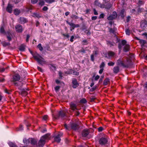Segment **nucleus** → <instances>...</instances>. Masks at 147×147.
I'll return each mask as SVG.
<instances>
[{
	"label": "nucleus",
	"instance_id": "5701e85b",
	"mask_svg": "<svg viewBox=\"0 0 147 147\" xmlns=\"http://www.w3.org/2000/svg\"><path fill=\"white\" fill-rule=\"evenodd\" d=\"M23 96H25L27 94V92L26 91L25 89H23L21 92Z\"/></svg>",
	"mask_w": 147,
	"mask_h": 147
},
{
	"label": "nucleus",
	"instance_id": "b1692460",
	"mask_svg": "<svg viewBox=\"0 0 147 147\" xmlns=\"http://www.w3.org/2000/svg\"><path fill=\"white\" fill-rule=\"evenodd\" d=\"M25 49V46L24 45H22L19 47V50L21 51H24Z\"/></svg>",
	"mask_w": 147,
	"mask_h": 147
},
{
	"label": "nucleus",
	"instance_id": "f3484780",
	"mask_svg": "<svg viewBox=\"0 0 147 147\" xmlns=\"http://www.w3.org/2000/svg\"><path fill=\"white\" fill-rule=\"evenodd\" d=\"M27 22L26 20L23 17H20L19 18V22L21 23H25Z\"/></svg>",
	"mask_w": 147,
	"mask_h": 147
},
{
	"label": "nucleus",
	"instance_id": "ea45409f",
	"mask_svg": "<svg viewBox=\"0 0 147 147\" xmlns=\"http://www.w3.org/2000/svg\"><path fill=\"white\" fill-rule=\"evenodd\" d=\"M47 3H51L55 1V0H45Z\"/></svg>",
	"mask_w": 147,
	"mask_h": 147
},
{
	"label": "nucleus",
	"instance_id": "f704fd0d",
	"mask_svg": "<svg viewBox=\"0 0 147 147\" xmlns=\"http://www.w3.org/2000/svg\"><path fill=\"white\" fill-rule=\"evenodd\" d=\"M39 4L40 5L42 6L44 4V2L43 0H40L39 2Z\"/></svg>",
	"mask_w": 147,
	"mask_h": 147
},
{
	"label": "nucleus",
	"instance_id": "7ed1b4c3",
	"mask_svg": "<svg viewBox=\"0 0 147 147\" xmlns=\"http://www.w3.org/2000/svg\"><path fill=\"white\" fill-rule=\"evenodd\" d=\"M50 134H47L42 136L39 141L38 146L40 147H43L45 144L46 140L50 139Z\"/></svg>",
	"mask_w": 147,
	"mask_h": 147
},
{
	"label": "nucleus",
	"instance_id": "9d476101",
	"mask_svg": "<svg viewBox=\"0 0 147 147\" xmlns=\"http://www.w3.org/2000/svg\"><path fill=\"white\" fill-rule=\"evenodd\" d=\"M72 87L74 88H76L79 86L77 80L76 79H73L72 80Z\"/></svg>",
	"mask_w": 147,
	"mask_h": 147
},
{
	"label": "nucleus",
	"instance_id": "39448f33",
	"mask_svg": "<svg viewBox=\"0 0 147 147\" xmlns=\"http://www.w3.org/2000/svg\"><path fill=\"white\" fill-rule=\"evenodd\" d=\"M95 5L100 7L101 8H106L107 9H109L111 7V5H109L108 6H105L104 4H101L98 0H96L94 3Z\"/></svg>",
	"mask_w": 147,
	"mask_h": 147
},
{
	"label": "nucleus",
	"instance_id": "2f4dec72",
	"mask_svg": "<svg viewBox=\"0 0 147 147\" xmlns=\"http://www.w3.org/2000/svg\"><path fill=\"white\" fill-rule=\"evenodd\" d=\"M26 8L27 9V11H29L33 9V7L32 6H30L27 7H26Z\"/></svg>",
	"mask_w": 147,
	"mask_h": 147
},
{
	"label": "nucleus",
	"instance_id": "72a5a7b5",
	"mask_svg": "<svg viewBox=\"0 0 147 147\" xmlns=\"http://www.w3.org/2000/svg\"><path fill=\"white\" fill-rule=\"evenodd\" d=\"M125 12V10L124 9L121 10L120 13V15L122 17H123L124 16V13Z\"/></svg>",
	"mask_w": 147,
	"mask_h": 147
},
{
	"label": "nucleus",
	"instance_id": "4468645a",
	"mask_svg": "<svg viewBox=\"0 0 147 147\" xmlns=\"http://www.w3.org/2000/svg\"><path fill=\"white\" fill-rule=\"evenodd\" d=\"M70 126L71 129L74 130H76L79 128L78 126L75 123H72L70 125Z\"/></svg>",
	"mask_w": 147,
	"mask_h": 147
},
{
	"label": "nucleus",
	"instance_id": "49530a36",
	"mask_svg": "<svg viewBox=\"0 0 147 147\" xmlns=\"http://www.w3.org/2000/svg\"><path fill=\"white\" fill-rule=\"evenodd\" d=\"M96 88V86H95L90 90V91L91 92L94 91Z\"/></svg>",
	"mask_w": 147,
	"mask_h": 147
},
{
	"label": "nucleus",
	"instance_id": "a19ab883",
	"mask_svg": "<svg viewBox=\"0 0 147 147\" xmlns=\"http://www.w3.org/2000/svg\"><path fill=\"white\" fill-rule=\"evenodd\" d=\"M71 18H73V19H77L78 18V16L74 15H72L71 16Z\"/></svg>",
	"mask_w": 147,
	"mask_h": 147
},
{
	"label": "nucleus",
	"instance_id": "7c9ffc66",
	"mask_svg": "<svg viewBox=\"0 0 147 147\" xmlns=\"http://www.w3.org/2000/svg\"><path fill=\"white\" fill-rule=\"evenodd\" d=\"M2 44L3 46L5 47L7 46H9L10 45V43L9 42H7L5 41H3L2 42Z\"/></svg>",
	"mask_w": 147,
	"mask_h": 147
},
{
	"label": "nucleus",
	"instance_id": "473e14b6",
	"mask_svg": "<svg viewBox=\"0 0 147 147\" xmlns=\"http://www.w3.org/2000/svg\"><path fill=\"white\" fill-rule=\"evenodd\" d=\"M8 68V67L5 68H3L1 67H0V72H2L4 71L5 69H7Z\"/></svg>",
	"mask_w": 147,
	"mask_h": 147
},
{
	"label": "nucleus",
	"instance_id": "bb28decb",
	"mask_svg": "<svg viewBox=\"0 0 147 147\" xmlns=\"http://www.w3.org/2000/svg\"><path fill=\"white\" fill-rule=\"evenodd\" d=\"M108 54L109 57H112L114 55L115 53L113 52L109 51L108 53Z\"/></svg>",
	"mask_w": 147,
	"mask_h": 147
},
{
	"label": "nucleus",
	"instance_id": "a211bd4d",
	"mask_svg": "<svg viewBox=\"0 0 147 147\" xmlns=\"http://www.w3.org/2000/svg\"><path fill=\"white\" fill-rule=\"evenodd\" d=\"M119 71V67H115L113 69V72L115 73H117Z\"/></svg>",
	"mask_w": 147,
	"mask_h": 147
},
{
	"label": "nucleus",
	"instance_id": "4d7b16f0",
	"mask_svg": "<svg viewBox=\"0 0 147 147\" xmlns=\"http://www.w3.org/2000/svg\"><path fill=\"white\" fill-rule=\"evenodd\" d=\"M103 128L102 127H100L98 128V130L99 131H101L103 130Z\"/></svg>",
	"mask_w": 147,
	"mask_h": 147
},
{
	"label": "nucleus",
	"instance_id": "0e129e2a",
	"mask_svg": "<svg viewBox=\"0 0 147 147\" xmlns=\"http://www.w3.org/2000/svg\"><path fill=\"white\" fill-rule=\"evenodd\" d=\"M64 126H65V128L66 129H68V130H69V127L67 126V125L66 124H65Z\"/></svg>",
	"mask_w": 147,
	"mask_h": 147
},
{
	"label": "nucleus",
	"instance_id": "4be33fe9",
	"mask_svg": "<svg viewBox=\"0 0 147 147\" xmlns=\"http://www.w3.org/2000/svg\"><path fill=\"white\" fill-rule=\"evenodd\" d=\"M20 11L18 9H15L14 11V13L16 15H18L20 13Z\"/></svg>",
	"mask_w": 147,
	"mask_h": 147
},
{
	"label": "nucleus",
	"instance_id": "0eeeda50",
	"mask_svg": "<svg viewBox=\"0 0 147 147\" xmlns=\"http://www.w3.org/2000/svg\"><path fill=\"white\" fill-rule=\"evenodd\" d=\"M108 140L107 137H102L99 140V143L101 145H105L107 144Z\"/></svg>",
	"mask_w": 147,
	"mask_h": 147
},
{
	"label": "nucleus",
	"instance_id": "9b49d317",
	"mask_svg": "<svg viewBox=\"0 0 147 147\" xmlns=\"http://www.w3.org/2000/svg\"><path fill=\"white\" fill-rule=\"evenodd\" d=\"M13 6L10 4H8L6 8L7 11L10 13H12Z\"/></svg>",
	"mask_w": 147,
	"mask_h": 147
},
{
	"label": "nucleus",
	"instance_id": "69168bd1",
	"mask_svg": "<svg viewBox=\"0 0 147 147\" xmlns=\"http://www.w3.org/2000/svg\"><path fill=\"white\" fill-rule=\"evenodd\" d=\"M74 38V36H72L70 39V41L71 42H73V39Z\"/></svg>",
	"mask_w": 147,
	"mask_h": 147
},
{
	"label": "nucleus",
	"instance_id": "c9c22d12",
	"mask_svg": "<svg viewBox=\"0 0 147 147\" xmlns=\"http://www.w3.org/2000/svg\"><path fill=\"white\" fill-rule=\"evenodd\" d=\"M37 47L40 51L42 50L43 48L41 44H39L38 45Z\"/></svg>",
	"mask_w": 147,
	"mask_h": 147
},
{
	"label": "nucleus",
	"instance_id": "8fccbe9b",
	"mask_svg": "<svg viewBox=\"0 0 147 147\" xmlns=\"http://www.w3.org/2000/svg\"><path fill=\"white\" fill-rule=\"evenodd\" d=\"M115 29H112V28H110L109 29V31L110 32L115 34Z\"/></svg>",
	"mask_w": 147,
	"mask_h": 147
},
{
	"label": "nucleus",
	"instance_id": "4c0bfd02",
	"mask_svg": "<svg viewBox=\"0 0 147 147\" xmlns=\"http://www.w3.org/2000/svg\"><path fill=\"white\" fill-rule=\"evenodd\" d=\"M113 15H111L108 17V19L109 20H112L115 19V18H113Z\"/></svg>",
	"mask_w": 147,
	"mask_h": 147
},
{
	"label": "nucleus",
	"instance_id": "f257e3e1",
	"mask_svg": "<svg viewBox=\"0 0 147 147\" xmlns=\"http://www.w3.org/2000/svg\"><path fill=\"white\" fill-rule=\"evenodd\" d=\"M129 57L130 58H126L125 61L123 58L119 59L116 63L117 65L123 67H128L131 64V60L134 58V55L131 54Z\"/></svg>",
	"mask_w": 147,
	"mask_h": 147
},
{
	"label": "nucleus",
	"instance_id": "c03bdc74",
	"mask_svg": "<svg viewBox=\"0 0 147 147\" xmlns=\"http://www.w3.org/2000/svg\"><path fill=\"white\" fill-rule=\"evenodd\" d=\"M115 63L112 62H109L108 63V65L109 66H113L114 65Z\"/></svg>",
	"mask_w": 147,
	"mask_h": 147
},
{
	"label": "nucleus",
	"instance_id": "13d9d810",
	"mask_svg": "<svg viewBox=\"0 0 147 147\" xmlns=\"http://www.w3.org/2000/svg\"><path fill=\"white\" fill-rule=\"evenodd\" d=\"M48 9V8L46 6L44 7L42 9L44 11H46Z\"/></svg>",
	"mask_w": 147,
	"mask_h": 147
},
{
	"label": "nucleus",
	"instance_id": "a878e982",
	"mask_svg": "<svg viewBox=\"0 0 147 147\" xmlns=\"http://www.w3.org/2000/svg\"><path fill=\"white\" fill-rule=\"evenodd\" d=\"M139 40V42L142 46L144 45L146 43V41L143 40L138 39Z\"/></svg>",
	"mask_w": 147,
	"mask_h": 147
},
{
	"label": "nucleus",
	"instance_id": "aec40b11",
	"mask_svg": "<svg viewBox=\"0 0 147 147\" xmlns=\"http://www.w3.org/2000/svg\"><path fill=\"white\" fill-rule=\"evenodd\" d=\"M66 22L71 27L73 28V29H74V28L76 27V25L74 24L69 22L68 21H67Z\"/></svg>",
	"mask_w": 147,
	"mask_h": 147
},
{
	"label": "nucleus",
	"instance_id": "09e8293b",
	"mask_svg": "<svg viewBox=\"0 0 147 147\" xmlns=\"http://www.w3.org/2000/svg\"><path fill=\"white\" fill-rule=\"evenodd\" d=\"M113 15V18H116L117 17V14L116 12H113V14L112 15Z\"/></svg>",
	"mask_w": 147,
	"mask_h": 147
},
{
	"label": "nucleus",
	"instance_id": "f03ea898",
	"mask_svg": "<svg viewBox=\"0 0 147 147\" xmlns=\"http://www.w3.org/2000/svg\"><path fill=\"white\" fill-rule=\"evenodd\" d=\"M20 76L18 74H15L13 76L12 82L15 85L20 86L19 88L21 89L23 83L21 82H18L16 83V82L19 81L20 79Z\"/></svg>",
	"mask_w": 147,
	"mask_h": 147
},
{
	"label": "nucleus",
	"instance_id": "6ab92c4d",
	"mask_svg": "<svg viewBox=\"0 0 147 147\" xmlns=\"http://www.w3.org/2000/svg\"><path fill=\"white\" fill-rule=\"evenodd\" d=\"M110 82L109 80V78H106L104 81L103 84L105 85H106Z\"/></svg>",
	"mask_w": 147,
	"mask_h": 147
},
{
	"label": "nucleus",
	"instance_id": "c85d7f7f",
	"mask_svg": "<svg viewBox=\"0 0 147 147\" xmlns=\"http://www.w3.org/2000/svg\"><path fill=\"white\" fill-rule=\"evenodd\" d=\"M0 33L3 34L5 33V30L3 26H2L0 28Z\"/></svg>",
	"mask_w": 147,
	"mask_h": 147
},
{
	"label": "nucleus",
	"instance_id": "5fc2aeb1",
	"mask_svg": "<svg viewBox=\"0 0 147 147\" xmlns=\"http://www.w3.org/2000/svg\"><path fill=\"white\" fill-rule=\"evenodd\" d=\"M48 116L47 115H44L43 117V119L46 120L47 119Z\"/></svg>",
	"mask_w": 147,
	"mask_h": 147
},
{
	"label": "nucleus",
	"instance_id": "dca6fc26",
	"mask_svg": "<svg viewBox=\"0 0 147 147\" xmlns=\"http://www.w3.org/2000/svg\"><path fill=\"white\" fill-rule=\"evenodd\" d=\"M6 36L9 41H10L11 40L12 36L11 34L9 32H8L6 34Z\"/></svg>",
	"mask_w": 147,
	"mask_h": 147
},
{
	"label": "nucleus",
	"instance_id": "2eb2a0df",
	"mask_svg": "<svg viewBox=\"0 0 147 147\" xmlns=\"http://www.w3.org/2000/svg\"><path fill=\"white\" fill-rule=\"evenodd\" d=\"M70 108L73 111L77 109L76 105L73 102H71L70 103Z\"/></svg>",
	"mask_w": 147,
	"mask_h": 147
},
{
	"label": "nucleus",
	"instance_id": "6e6d98bb",
	"mask_svg": "<svg viewBox=\"0 0 147 147\" xmlns=\"http://www.w3.org/2000/svg\"><path fill=\"white\" fill-rule=\"evenodd\" d=\"M30 37V36L29 35L27 34V38H26V41L27 42H28V40H29V38Z\"/></svg>",
	"mask_w": 147,
	"mask_h": 147
},
{
	"label": "nucleus",
	"instance_id": "338daca9",
	"mask_svg": "<svg viewBox=\"0 0 147 147\" xmlns=\"http://www.w3.org/2000/svg\"><path fill=\"white\" fill-rule=\"evenodd\" d=\"M97 17L96 16H94L92 17V20H95L96 19Z\"/></svg>",
	"mask_w": 147,
	"mask_h": 147
},
{
	"label": "nucleus",
	"instance_id": "3c124183",
	"mask_svg": "<svg viewBox=\"0 0 147 147\" xmlns=\"http://www.w3.org/2000/svg\"><path fill=\"white\" fill-rule=\"evenodd\" d=\"M38 0H31V3L33 4L36 3L37 1Z\"/></svg>",
	"mask_w": 147,
	"mask_h": 147
},
{
	"label": "nucleus",
	"instance_id": "58836bf2",
	"mask_svg": "<svg viewBox=\"0 0 147 147\" xmlns=\"http://www.w3.org/2000/svg\"><path fill=\"white\" fill-rule=\"evenodd\" d=\"M60 88V86H55V91L56 92H58Z\"/></svg>",
	"mask_w": 147,
	"mask_h": 147
},
{
	"label": "nucleus",
	"instance_id": "20e7f679",
	"mask_svg": "<svg viewBox=\"0 0 147 147\" xmlns=\"http://www.w3.org/2000/svg\"><path fill=\"white\" fill-rule=\"evenodd\" d=\"M33 57L36 59L38 63L40 64L43 65L46 64V62L44 59L40 55L37 53L32 54Z\"/></svg>",
	"mask_w": 147,
	"mask_h": 147
},
{
	"label": "nucleus",
	"instance_id": "1a4fd4ad",
	"mask_svg": "<svg viewBox=\"0 0 147 147\" xmlns=\"http://www.w3.org/2000/svg\"><path fill=\"white\" fill-rule=\"evenodd\" d=\"M141 27L143 30H144L147 27V22L145 20H142L141 22Z\"/></svg>",
	"mask_w": 147,
	"mask_h": 147
},
{
	"label": "nucleus",
	"instance_id": "774afa93",
	"mask_svg": "<svg viewBox=\"0 0 147 147\" xmlns=\"http://www.w3.org/2000/svg\"><path fill=\"white\" fill-rule=\"evenodd\" d=\"M104 75H102L101 76L100 79L99 81H101L102 80V79L104 78Z\"/></svg>",
	"mask_w": 147,
	"mask_h": 147
},
{
	"label": "nucleus",
	"instance_id": "423d86ee",
	"mask_svg": "<svg viewBox=\"0 0 147 147\" xmlns=\"http://www.w3.org/2000/svg\"><path fill=\"white\" fill-rule=\"evenodd\" d=\"M126 41L125 40H123L121 42L122 45L124 46L123 51L125 52H127L129 49V45L126 44Z\"/></svg>",
	"mask_w": 147,
	"mask_h": 147
},
{
	"label": "nucleus",
	"instance_id": "052dcab7",
	"mask_svg": "<svg viewBox=\"0 0 147 147\" xmlns=\"http://www.w3.org/2000/svg\"><path fill=\"white\" fill-rule=\"evenodd\" d=\"M99 76L98 75H97L95 78V80H97L99 78Z\"/></svg>",
	"mask_w": 147,
	"mask_h": 147
},
{
	"label": "nucleus",
	"instance_id": "de8ad7c7",
	"mask_svg": "<svg viewBox=\"0 0 147 147\" xmlns=\"http://www.w3.org/2000/svg\"><path fill=\"white\" fill-rule=\"evenodd\" d=\"M126 34L128 35H129L130 34V31L129 29H127L125 30Z\"/></svg>",
	"mask_w": 147,
	"mask_h": 147
},
{
	"label": "nucleus",
	"instance_id": "864d4df0",
	"mask_svg": "<svg viewBox=\"0 0 147 147\" xmlns=\"http://www.w3.org/2000/svg\"><path fill=\"white\" fill-rule=\"evenodd\" d=\"M93 11H94V15H97L98 14V13L96 11L95 9H93Z\"/></svg>",
	"mask_w": 147,
	"mask_h": 147
},
{
	"label": "nucleus",
	"instance_id": "ddd939ff",
	"mask_svg": "<svg viewBox=\"0 0 147 147\" xmlns=\"http://www.w3.org/2000/svg\"><path fill=\"white\" fill-rule=\"evenodd\" d=\"M89 132L88 129H84L82 132V136L84 137H86L89 134Z\"/></svg>",
	"mask_w": 147,
	"mask_h": 147
},
{
	"label": "nucleus",
	"instance_id": "6e6552de",
	"mask_svg": "<svg viewBox=\"0 0 147 147\" xmlns=\"http://www.w3.org/2000/svg\"><path fill=\"white\" fill-rule=\"evenodd\" d=\"M63 134L62 133H59L57 136L55 137V141L57 142H59L61 140L60 137L63 135Z\"/></svg>",
	"mask_w": 147,
	"mask_h": 147
},
{
	"label": "nucleus",
	"instance_id": "f8f14e48",
	"mask_svg": "<svg viewBox=\"0 0 147 147\" xmlns=\"http://www.w3.org/2000/svg\"><path fill=\"white\" fill-rule=\"evenodd\" d=\"M15 28L17 32H21L23 31V29L22 26L20 25H18L15 26Z\"/></svg>",
	"mask_w": 147,
	"mask_h": 147
},
{
	"label": "nucleus",
	"instance_id": "a18cd8bd",
	"mask_svg": "<svg viewBox=\"0 0 147 147\" xmlns=\"http://www.w3.org/2000/svg\"><path fill=\"white\" fill-rule=\"evenodd\" d=\"M144 4V2L142 1H140V0H139L138 2V5H139V6H140Z\"/></svg>",
	"mask_w": 147,
	"mask_h": 147
},
{
	"label": "nucleus",
	"instance_id": "603ef678",
	"mask_svg": "<svg viewBox=\"0 0 147 147\" xmlns=\"http://www.w3.org/2000/svg\"><path fill=\"white\" fill-rule=\"evenodd\" d=\"M37 69L39 71L42 72H43V70H42L40 67L38 66L37 67Z\"/></svg>",
	"mask_w": 147,
	"mask_h": 147
},
{
	"label": "nucleus",
	"instance_id": "e433bc0d",
	"mask_svg": "<svg viewBox=\"0 0 147 147\" xmlns=\"http://www.w3.org/2000/svg\"><path fill=\"white\" fill-rule=\"evenodd\" d=\"M80 102L83 103H85L86 102V100L85 98H83L81 99L80 101Z\"/></svg>",
	"mask_w": 147,
	"mask_h": 147
},
{
	"label": "nucleus",
	"instance_id": "412c9836",
	"mask_svg": "<svg viewBox=\"0 0 147 147\" xmlns=\"http://www.w3.org/2000/svg\"><path fill=\"white\" fill-rule=\"evenodd\" d=\"M59 116L61 117H63L65 115V113L63 111H60L59 112Z\"/></svg>",
	"mask_w": 147,
	"mask_h": 147
},
{
	"label": "nucleus",
	"instance_id": "680f3d73",
	"mask_svg": "<svg viewBox=\"0 0 147 147\" xmlns=\"http://www.w3.org/2000/svg\"><path fill=\"white\" fill-rule=\"evenodd\" d=\"M104 69H100V70L99 71V73L100 74H101L102 73Z\"/></svg>",
	"mask_w": 147,
	"mask_h": 147
},
{
	"label": "nucleus",
	"instance_id": "79ce46f5",
	"mask_svg": "<svg viewBox=\"0 0 147 147\" xmlns=\"http://www.w3.org/2000/svg\"><path fill=\"white\" fill-rule=\"evenodd\" d=\"M105 65V64L104 62H102L101 65L100 66V69H103V68Z\"/></svg>",
	"mask_w": 147,
	"mask_h": 147
},
{
	"label": "nucleus",
	"instance_id": "cd10ccee",
	"mask_svg": "<svg viewBox=\"0 0 147 147\" xmlns=\"http://www.w3.org/2000/svg\"><path fill=\"white\" fill-rule=\"evenodd\" d=\"M8 144L10 147H17L14 143L11 142H9Z\"/></svg>",
	"mask_w": 147,
	"mask_h": 147
},
{
	"label": "nucleus",
	"instance_id": "37998d69",
	"mask_svg": "<svg viewBox=\"0 0 147 147\" xmlns=\"http://www.w3.org/2000/svg\"><path fill=\"white\" fill-rule=\"evenodd\" d=\"M17 129V130L18 131H22L23 130V126L22 125H20V126L19 128H18Z\"/></svg>",
	"mask_w": 147,
	"mask_h": 147
},
{
	"label": "nucleus",
	"instance_id": "c756f323",
	"mask_svg": "<svg viewBox=\"0 0 147 147\" xmlns=\"http://www.w3.org/2000/svg\"><path fill=\"white\" fill-rule=\"evenodd\" d=\"M37 141L34 139H32L31 140V144L33 145L36 144H37Z\"/></svg>",
	"mask_w": 147,
	"mask_h": 147
},
{
	"label": "nucleus",
	"instance_id": "bf43d9fd",
	"mask_svg": "<svg viewBox=\"0 0 147 147\" xmlns=\"http://www.w3.org/2000/svg\"><path fill=\"white\" fill-rule=\"evenodd\" d=\"M94 54H92L91 56V60L92 61H94Z\"/></svg>",
	"mask_w": 147,
	"mask_h": 147
},
{
	"label": "nucleus",
	"instance_id": "e2e57ef3",
	"mask_svg": "<svg viewBox=\"0 0 147 147\" xmlns=\"http://www.w3.org/2000/svg\"><path fill=\"white\" fill-rule=\"evenodd\" d=\"M104 15L103 13H101L99 16V18H104Z\"/></svg>",
	"mask_w": 147,
	"mask_h": 147
},
{
	"label": "nucleus",
	"instance_id": "393cba45",
	"mask_svg": "<svg viewBox=\"0 0 147 147\" xmlns=\"http://www.w3.org/2000/svg\"><path fill=\"white\" fill-rule=\"evenodd\" d=\"M33 16L34 17H36L38 18L41 17V16L38 13H34L33 15Z\"/></svg>",
	"mask_w": 147,
	"mask_h": 147
}]
</instances>
